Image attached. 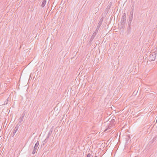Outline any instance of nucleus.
<instances>
[{"label":"nucleus","instance_id":"1","mask_svg":"<svg viewBox=\"0 0 157 157\" xmlns=\"http://www.w3.org/2000/svg\"><path fill=\"white\" fill-rule=\"evenodd\" d=\"M157 51H155L154 52H152L149 56V59L150 60L154 61L155 59Z\"/></svg>","mask_w":157,"mask_h":157},{"label":"nucleus","instance_id":"2","mask_svg":"<svg viewBox=\"0 0 157 157\" xmlns=\"http://www.w3.org/2000/svg\"><path fill=\"white\" fill-rule=\"evenodd\" d=\"M39 142L38 141L35 144V146H34V149L33 151V152H32V154H34L36 152V151L37 149V148L38 147V146H39Z\"/></svg>","mask_w":157,"mask_h":157},{"label":"nucleus","instance_id":"3","mask_svg":"<svg viewBox=\"0 0 157 157\" xmlns=\"http://www.w3.org/2000/svg\"><path fill=\"white\" fill-rule=\"evenodd\" d=\"M126 14L125 13H124L123 14V16H122V18H121V21L122 22H124L126 21Z\"/></svg>","mask_w":157,"mask_h":157},{"label":"nucleus","instance_id":"4","mask_svg":"<svg viewBox=\"0 0 157 157\" xmlns=\"http://www.w3.org/2000/svg\"><path fill=\"white\" fill-rule=\"evenodd\" d=\"M98 31V30H96L91 37V39L92 40L94 39L96 35L97 34Z\"/></svg>","mask_w":157,"mask_h":157},{"label":"nucleus","instance_id":"5","mask_svg":"<svg viewBox=\"0 0 157 157\" xmlns=\"http://www.w3.org/2000/svg\"><path fill=\"white\" fill-rule=\"evenodd\" d=\"M19 128V126L18 125H17L15 128L14 132H13V135L14 136L16 133L17 131L18 130Z\"/></svg>","mask_w":157,"mask_h":157},{"label":"nucleus","instance_id":"6","mask_svg":"<svg viewBox=\"0 0 157 157\" xmlns=\"http://www.w3.org/2000/svg\"><path fill=\"white\" fill-rule=\"evenodd\" d=\"M115 121L114 119H112L111 120L110 123V124L113 126H114L115 124Z\"/></svg>","mask_w":157,"mask_h":157},{"label":"nucleus","instance_id":"7","mask_svg":"<svg viewBox=\"0 0 157 157\" xmlns=\"http://www.w3.org/2000/svg\"><path fill=\"white\" fill-rule=\"evenodd\" d=\"M46 1L47 0H43V2L41 5L42 7H44L46 4Z\"/></svg>","mask_w":157,"mask_h":157},{"label":"nucleus","instance_id":"8","mask_svg":"<svg viewBox=\"0 0 157 157\" xmlns=\"http://www.w3.org/2000/svg\"><path fill=\"white\" fill-rule=\"evenodd\" d=\"M103 19V17L101 18L100 19V21H99V22L98 23V25L101 26V24L102 23V22Z\"/></svg>","mask_w":157,"mask_h":157},{"label":"nucleus","instance_id":"9","mask_svg":"<svg viewBox=\"0 0 157 157\" xmlns=\"http://www.w3.org/2000/svg\"><path fill=\"white\" fill-rule=\"evenodd\" d=\"M23 119L20 118L18 122V124L20 125L21 124L23 121Z\"/></svg>","mask_w":157,"mask_h":157},{"label":"nucleus","instance_id":"10","mask_svg":"<svg viewBox=\"0 0 157 157\" xmlns=\"http://www.w3.org/2000/svg\"><path fill=\"white\" fill-rule=\"evenodd\" d=\"M113 126V125H111V124H109V125H108V128H107L105 131V130H107L109 129H110L111 128H112V127Z\"/></svg>","mask_w":157,"mask_h":157},{"label":"nucleus","instance_id":"11","mask_svg":"<svg viewBox=\"0 0 157 157\" xmlns=\"http://www.w3.org/2000/svg\"><path fill=\"white\" fill-rule=\"evenodd\" d=\"M8 98H8L6 99V100L5 101L4 104H2V105H7L8 104Z\"/></svg>","mask_w":157,"mask_h":157},{"label":"nucleus","instance_id":"12","mask_svg":"<svg viewBox=\"0 0 157 157\" xmlns=\"http://www.w3.org/2000/svg\"><path fill=\"white\" fill-rule=\"evenodd\" d=\"M133 16H132V15H130L129 17V21H132V19Z\"/></svg>","mask_w":157,"mask_h":157},{"label":"nucleus","instance_id":"13","mask_svg":"<svg viewBox=\"0 0 157 157\" xmlns=\"http://www.w3.org/2000/svg\"><path fill=\"white\" fill-rule=\"evenodd\" d=\"M130 22L128 23V25H129V28H128V29H131V21H130Z\"/></svg>","mask_w":157,"mask_h":157},{"label":"nucleus","instance_id":"14","mask_svg":"<svg viewBox=\"0 0 157 157\" xmlns=\"http://www.w3.org/2000/svg\"><path fill=\"white\" fill-rule=\"evenodd\" d=\"M25 114L24 113H23L22 114V116L21 117V118L23 119L24 117H25Z\"/></svg>","mask_w":157,"mask_h":157},{"label":"nucleus","instance_id":"15","mask_svg":"<svg viewBox=\"0 0 157 157\" xmlns=\"http://www.w3.org/2000/svg\"><path fill=\"white\" fill-rule=\"evenodd\" d=\"M100 26L99 25H98L97 26L96 30H98V31L99 29V28L100 27Z\"/></svg>","mask_w":157,"mask_h":157},{"label":"nucleus","instance_id":"16","mask_svg":"<svg viewBox=\"0 0 157 157\" xmlns=\"http://www.w3.org/2000/svg\"><path fill=\"white\" fill-rule=\"evenodd\" d=\"M132 15V16H133V10H132V11H131L130 13V15Z\"/></svg>","mask_w":157,"mask_h":157},{"label":"nucleus","instance_id":"17","mask_svg":"<svg viewBox=\"0 0 157 157\" xmlns=\"http://www.w3.org/2000/svg\"><path fill=\"white\" fill-rule=\"evenodd\" d=\"M91 155L90 153H89L87 154L86 157H90Z\"/></svg>","mask_w":157,"mask_h":157},{"label":"nucleus","instance_id":"18","mask_svg":"<svg viewBox=\"0 0 157 157\" xmlns=\"http://www.w3.org/2000/svg\"><path fill=\"white\" fill-rule=\"evenodd\" d=\"M48 138H49V136H47L46 139H45V140L44 141L45 142V141H46V139H48Z\"/></svg>","mask_w":157,"mask_h":157},{"label":"nucleus","instance_id":"19","mask_svg":"<svg viewBox=\"0 0 157 157\" xmlns=\"http://www.w3.org/2000/svg\"><path fill=\"white\" fill-rule=\"evenodd\" d=\"M94 157H97V156H94Z\"/></svg>","mask_w":157,"mask_h":157}]
</instances>
